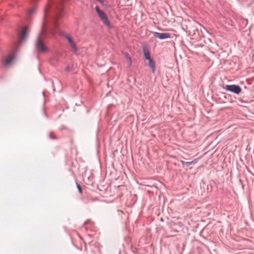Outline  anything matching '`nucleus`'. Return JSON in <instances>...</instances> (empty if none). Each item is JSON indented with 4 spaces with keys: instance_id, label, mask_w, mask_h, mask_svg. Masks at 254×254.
<instances>
[{
    "instance_id": "obj_1",
    "label": "nucleus",
    "mask_w": 254,
    "mask_h": 254,
    "mask_svg": "<svg viewBox=\"0 0 254 254\" xmlns=\"http://www.w3.org/2000/svg\"><path fill=\"white\" fill-rule=\"evenodd\" d=\"M30 29L28 26H25L20 33L18 35V41L15 43L13 46L12 52L14 54L8 57L4 61V63L6 65L10 64L15 58V53L18 51L19 47L27 39Z\"/></svg>"
},
{
    "instance_id": "obj_2",
    "label": "nucleus",
    "mask_w": 254,
    "mask_h": 254,
    "mask_svg": "<svg viewBox=\"0 0 254 254\" xmlns=\"http://www.w3.org/2000/svg\"><path fill=\"white\" fill-rule=\"evenodd\" d=\"M95 10L104 24L107 25L109 28H111L110 22L106 13L103 11L101 10L98 6L95 7Z\"/></svg>"
},
{
    "instance_id": "obj_3",
    "label": "nucleus",
    "mask_w": 254,
    "mask_h": 254,
    "mask_svg": "<svg viewBox=\"0 0 254 254\" xmlns=\"http://www.w3.org/2000/svg\"><path fill=\"white\" fill-rule=\"evenodd\" d=\"M223 89L235 94H239L242 91L241 87L235 84L226 85L223 87Z\"/></svg>"
},
{
    "instance_id": "obj_4",
    "label": "nucleus",
    "mask_w": 254,
    "mask_h": 254,
    "mask_svg": "<svg viewBox=\"0 0 254 254\" xmlns=\"http://www.w3.org/2000/svg\"><path fill=\"white\" fill-rule=\"evenodd\" d=\"M153 34L155 38H158L160 40H164L166 39L170 38L171 35L169 33H159L157 32H154Z\"/></svg>"
},
{
    "instance_id": "obj_5",
    "label": "nucleus",
    "mask_w": 254,
    "mask_h": 254,
    "mask_svg": "<svg viewBox=\"0 0 254 254\" xmlns=\"http://www.w3.org/2000/svg\"><path fill=\"white\" fill-rule=\"evenodd\" d=\"M143 55L144 56V58L146 60H147L151 58V55H150V53L147 48H146L145 47H143Z\"/></svg>"
},
{
    "instance_id": "obj_6",
    "label": "nucleus",
    "mask_w": 254,
    "mask_h": 254,
    "mask_svg": "<svg viewBox=\"0 0 254 254\" xmlns=\"http://www.w3.org/2000/svg\"><path fill=\"white\" fill-rule=\"evenodd\" d=\"M147 60L149 62L148 65L151 68L152 73H154L155 71V69H156L155 64L154 61H153V60L152 58L148 59Z\"/></svg>"
},
{
    "instance_id": "obj_7",
    "label": "nucleus",
    "mask_w": 254,
    "mask_h": 254,
    "mask_svg": "<svg viewBox=\"0 0 254 254\" xmlns=\"http://www.w3.org/2000/svg\"><path fill=\"white\" fill-rule=\"evenodd\" d=\"M181 162L183 166H186L187 167H189L190 165L195 164L197 163V160H196V159H194L190 162H185L184 161H181Z\"/></svg>"
},
{
    "instance_id": "obj_8",
    "label": "nucleus",
    "mask_w": 254,
    "mask_h": 254,
    "mask_svg": "<svg viewBox=\"0 0 254 254\" xmlns=\"http://www.w3.org/2000/svg\"><path fill=\"white\" fill-rule=\"evenodd\" d=\"M36 10V6H34L32 8H31L30 9H29L27 12V16L30 18V17L34 13H35V11Z\"/></svg>"
},
{
    "instance_id": "obj_9",
    "label": "nucleus",
    "mask_w": 254,
    "mask_h": 254,
    "mask_svg": "<svg viewBox=\"0 0 254 254\" xmlns=\"http://www.w3.org/2000/svg\"><path fill=\"white\" fill-rule=\"evenodd\" d=\"M62 35L67 40L69 44H72L73 42H74L73 40L69 35L63 33L62 34Z\"/></svg>"
},
{
    "instance_id": "obj_10",
    "label": "nucleus",
    "mask_w": 254,
    "mask_h": 254,
    "mask_svg": "<svg viewBox=\"0 0 254 254\" xmlns=\"http://www.w3.org/2000/svg\"><path fill=\"white\" fill-rule=\"evenodd\" d=\"M70 44V46H71V47L72 50L74 52H76L77 51V49L76 48V46L75 43L73 42L72 44Z\"/></svg>"
},
{
    "instance_id": "obj_11",
    "label": "nucleus",
    "mask_w": 254,
    "mask_h": 254,
    "mask_svg": "<svg viewBox=\"0 0 254 254\" xmlns=\"http://www.w3.org/2000/svg\"><path fill=\"white\" fill-rule=\"evenodd\" d=\"M76 186H77V188L78 189V192L80 193H81V192H82V188H81V186L77 183H76Z\"/></svg>"
},
{
    "instance_id": "obj_12",
    "label": "nucleus",
    "mask_w": 254,
    "mask_h": 254,
    "mask_svg": "<svg viewBox=\"0 0 254 254\" xmlns=\"http://www.w3.org/2000/svg\"><path fill=\"white\" fill-rule=\"evenodd\" d=\"M126 58L129 61L130 64H131V58H130V57L129 56V55L128 54H127Z\"/></svg>"
},
{
    "instance_id": "obj_13",
    "label": "nucleus",
    "mask_w": 254,
    "mask_h": 254,
    "mask_svg": "<svg viewBox=\"0 0 254 254\" xmlns=\"http://www.w3.org/2000/svg\"><path fill=\"white\" fill-rule=\"evenodd\" d=\"M49 137L51 139H56L57 138V137L55 136H54V135H53L52 133H50L49 134Z\"/></svg>"
},
{
    "instance_id": "obj_14",
    "label": "nucleus",
    "mask_w": 254,
    "mask_h": 254,
    "mask_svg": "<svg viewBox=\"0 0 254 254\" xmlns=\"http://www.w3.org/2000/svg\"><path fill=\"white\" fill-rule=\"evenodd\" d=\"M65 70L67 71H69L70 70V67L69 66H67L65 68Z\"/></svg>"
}]
</instances>
